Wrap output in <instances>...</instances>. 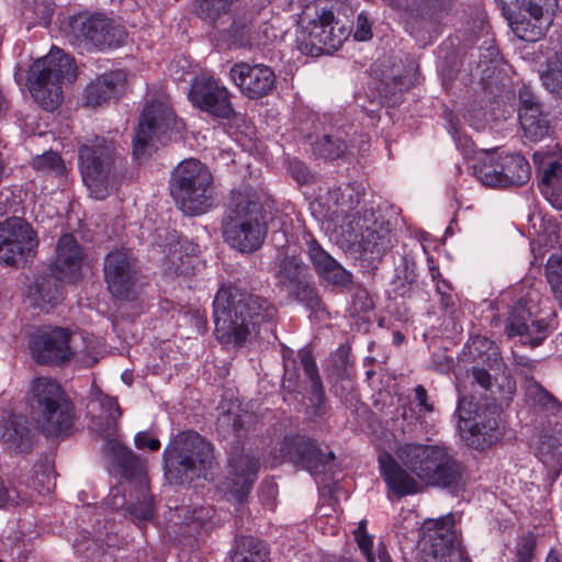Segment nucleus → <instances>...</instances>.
<instances>
[{
    "instance_id": "obj_17",
    "label": "nucleus",
    "mask_w": 562,
    "mask_h": 562,
    "mask_svg": "<svg viewBox=\"0 0 562 562\" xmlns=\"http://www.w3.org/2000/svg\"><path fill=\"white\" fill-rule=\"evenodd\" d=\"M38 237L34 228L21 217L0 223V265L24 267L37 251Z\"/></svg>"
},
{
    "instance_id": "obj_8",
    "label": "nucleus",
    "mask_w": 562,
    "mask_h": 562,
    "mask_svg": "<svg viewBox=\"0 0 562 562\" xmlns=\"http://www.w3.org/2000/svg\"><path fill=\"white\" fill-rule=\"evenodd\" d=\"M77 78L75 60L60 48L35 60L29 70L27 81L31 95L45 111H54L63 101V85Z\"/></svg>"
},
{
    "instance_id": "obj_49",
    "label": "nucleus",
    "mask_w": 562,
    "mask_h": 562,
    "mask_svg": "<svg viewBox=\"0 0 562 562\" xmlns=\"http://www.w3.org/2000/svg\"><path fill=\"white\" fill-rule=\"evenodd\" d=\"M527 395L544 408H553L558 403L555 397L536 381H531L528 385Z\"/></svg>"
},
{
    "instance_id": "obj_22",
    "label": "nucleus",
    "mask_w": 562,
    "mask_h": 562,
    "mask_svg": "<svg viewBox=\"0 0 562 562\" xmlns=\"http://www.w3.org/2000/svg\"><path fill=\"white\" fill-rule=\"evenodd\" d=\"M229 77L239 91L250 100L267 97L276 89L274 70L265 64L237 63L231 68Z\"/></svg>"
},
{
    "instance_id": "obj_50",
    "label": "nucleus",
    "mask_w": 562,
    "mask_h": 562,
    "mask_svg": "<svg viewBox=\"0 0 562 562\" xmlns=\"http://www.w3.org/2000/svg\"><path fill=\"white\" fill-rule=\"evenodd\" d=\"M527 395L544 408H553L558 403L555 397L536 381H531L528 385Z\"/></svg>"
},
{
    "instance_id": "obj_38",
    "label": "nucleus",
    "mask_w": 562,
    "mask_h": 562,
    "mask_svg": "<svg viewBox=\"0 0 562 562\" xmlns=\"http://www.w3.org/2000/svg\"><path fill=\"white\" fill-rule=\"evenodd\" d=\"M231 560L232 562H270L269 550L265 541L252 536H240L235 539Z\"/></svg>"
},
{
    "instance_id": "obj_62",
    "label": "nucleus",
    "mask_w": 562,
    "mask_h": 562,
    "mask_svg": "<svg viewBox=\"0 0 562 562\" xmlns=\"http://www.w3.org/2000/svg\"><path fill=\"white\" fill-rule=\"evenodd\" d=\"M440 304L446 311H451L454 307V297L451 292L439 294Z\"/></svg>"
},
{
    "instance_id": "obj_5",
    "label": "nucleus",
    "mask_w": 562,
    "mask_h": 562,
    "mask_svg": "<svg viewBox=\"0 0 562 562\" xmlns=\"http://www.w3.org/2000/svg\"><path fill=\"white\" fill-rule=\"evenodd\" d=\"M78 167L95 200H104L116 191L126 173L125 158L115 142L104 136H94L79 146Z\"/></svg>"
},
{
    "instance_id": "obj_63",
    "label": "nucleus",
    "mask_w": 562,
    "mask_h": 562,
    "mask_svg": "<svg viewBox=\"0 0 562 562\" xmlns=\"http://www.w3.org/2000/svg\"><path fill=\"white\" fill-rule=\"evenodd\" d=\"M427 262L432 282H436L437 280L441 279V272L439 270V267L435 263V260L431 257H428Z\"/></svg>"
},
{
    "instance_id": "obj_14",
    "label": "nucleus",
    "mask_w": 562,
    "mask_h": 562,
    "mask_svg": "<svg viewBox=\"0 0 562 562\" xmlns=\"http://www.w3.org/2000/svg\"><path fill=\"white\" fill-rule=\"evenodd\" d=\"M495 1L517 37L525 42H537L551 25L558 0Z\"/></svg>"
},
{
    "instance_id": "obj_56",
    "label": "nucleus",
    "mask_w": 562,
    "mask_h": 562,
    "mask_svg": "<svg viewBox=\"0 0 562 562\" xmlns=\"http://www.w3.org/2000/svg\"><path fill=\"white\" fill-rule=\"evenodd\" d=\"M355 539L358 543L359 549L362 554L366 557L367 562H375V557L372 551L373 540L372 537L368 533H356Z\"/></svg>"
},
{
    "instance_id": "obj_19",
    "label": "nucleus",
    "mask_w": 562,
    "mask_h": 562,
    "mask_svg": "<svg viewBox=\"0 0 562 562\" xmlns=\"http://www.w3.org/2000/svg\"><path fill=\"white\" fill-rule=\"evenodd\" d=\"M188 98L193 108L213 119L231 120L236 115L232 93L220 79L212 76H196L191 83Z\"/></svg>"
},
{
    "instance_id": "obj_31",
    "label": "nucleus",
    "mask_w": 562,
    "mask_h": 562,
    "mask_svg": "<svg viewBox=\"0 0 562 562\" xmlns=\"http://www.w3.org/2000/svg\"><path fill=\"white\" fill-rule=\"evenodd\" d=\"M535 235L530 240L531 251L535 257L542 256L549 249H554L560 245V224L552 215L532 214L529 218Z\"/></svg>"
},
{
    "instance_id": "obj_23",
    "label": "nucleus",
    "mask_w": 562,
    "mask_h": 562,
    "mask_svg": "<svg viewBox=\"0 0 562 562\" xmlns=\"http://www.w3.org/2000/svg\"><path fill=\"white\" fill-rule=\"evenodd\" d=\"M86 251L72 234H63L56 244L55 257L49 265L52 277L60 282L72 284L82 277Z\"/></svg>"
},
{
    "instance_id": "obj_24",
    "label": "nucleus",
    "mask_w": 562,
    "mask_h": 562,
    "mask_svg": "<svg viewBox=\"0 0 562 562\" xmlns=\"http://www.w3.org/2000/svg\"><path fill=\"white\" fill-rule=\"evenodd\" d=\"M229 493L237 503H244L258 479L260 459L252 452L232 451L227 459Z\"/></svg>"
},
{
    "instance_id": "obj_35",
    "label": "nucleus",
    "mask_w": 562,
    "mask_h": 562,
    "mask_svg": "<svg viewBox=\"0 0 562 562\" xmlns=\"http://www.w3.org/2000/svg\"><path fill=\"white\" fill-rule=\"evenodd\" d=\"M464 352L473 362L486 366L492 371L499 372L504 367L498 346L486 336H470L469 341L464 346Z\"/></svg>"
},
{
    "instance_id": "obj_20",
    "label": "nucleus",
    "mask_w": 562,
    "mask_h": 562,
    "mask_svg": "<svg viewBox=\"0 0 562 562\" xmlns=\"http://www.w3.org/2000/svg\"><path fill=\"white\" fill-rule=\"evenodd\" d=\"M71 331L63 327H38L29 339L30 352L38 364L60 366L71 359Z\"/></svg>"
},
{
    "instance_id": "obj_15",
    "label": "nucleus",
    "mask_w": 562,
    "mask_h": 562,
    "mask_svg": "<svg viewBox=\"0 0 562 562\" xmlns=\"http://www.w3.org/2000/svg\"><path fill=\"white\" fill-rule=\"evenodd\" d=\"M103 276L106 289L113 297L126 302L137 299L140 268L133 249L121 247L106 254Z\"/></svg>"
},
{
    "instance_id": "obj_61",
    "label": "nucleus",
    "mask_w": 562,
    "mask_h": 562,
    "mask_svg": "<svg viewBox=\"0 0 562 562\" xmlns=\"http://www.w3.org/2000/svg\"><path fill=\"white\" fill-rule=\"evenodd\" d=\"M284 379L289 382H292L294 385L297 384L299 374L295 368H293L292 370L290 369L289 360L284 361Z\"/></svg>"
},
{
    "instance_id": "obj_29",
    "label": "nucleus",
    "mask_w": 562,
    "mask_h": 562,
    "mask_svg": "<svg viewBox=\"0 0 562 562\" xmlns=\"http://www.w3.org/2000/svg\"><path fill=\"white\" fill-rule=\"evenodd\" d=\"M432 527L428 530L432 533L430 538L431 553L438 562H452V558L459 554L458 547L461 546L454 531L456 519L453 514H447L436 520L429 521Z\"/></svg>"
},
{
    "instance_id": "obj_4",
    "label": "nucleus",
    "mask_w": 562,
    "mask_h": 562,
    "mask_svg": "<svg viewBox=\"0 0 562 562\" xmlns=\"http://www.w3.org/2000/svg\"><path fill=\"white\" fill-rule=\"evenodd\" d=\"M222 233L225 243L241 254L261 248L268 233V213L257 190L250 187L232 190Z\"/></svg>"
},
{
    "instance_id": "obj_58",
    "label": "nucleus",
    "mask_w": 562,
    "mask_h": 562,
    "mask_svg": "<svg viewBox=\"0 0 562 562\" xmlns=\"http://www.w3.org/2000/svg\"><path fill=\"white\" fill-rule=\"evenodd\" d=\"M134 442L137 449L147 448L150 451H157L160 448V441L157 438H149L144 431L135 435Z\"/></svg>"
},
{
    "instance_id": "obj_39",
    "label": "nucleus",
    "mask_w": 562,
    "mask_h": 562,
    "mask_svg": "<svg viewBox=\"0 0 562 562\" xmlns=\"http://www.w3.org/2000/svg\"><path fill=\"white\" fill-rule=\"evenodd\" d=\"M499 155L506 187H520L530 180L531 167L521 154L502 151Z\"/></svg>"
},
{
    "instance_id": "obj_46",
    "label": "nucleus",
    "mask_w": 562,
    "mask_h": 562,
    "mask_svg": "<svg viewBox=\"0 0 562 562\" xmlns=\"http://www.w3.org/2000/svg\"><path fill=\"white\" fill-rule=\"evenodd\" d=\"M445 119L458 150L469 157L474 151V143L467 134L461 133L459 119L452 111H446Z\"/></svg>"
},
{
    "instance_id": "obj_36",
    "label": "nucleus",
    "mask_w": 562,
    "mask_h": 562,
    "mask_svg": "<svg viewBox=\"0 0 562 562\" xmlns=\"http://www.w3.org/2000/svg\"><path fill=\"white\" fill-rule=\"evenodd\" d=\"M473 175L485 187L506 188L501 155L496 150L486 151L477 159L473 165Z\"/></svg>"
},
{
    "instance_id": "obj_40",
    "label": "nucleus",
    "mask_w": 562,
    "mask_h": 562,
    "mask_svg": "<svg viewBox=\"0 0 562 562\" xmlns=\"http://www.w3.org/2000/svg\"><path fill=\"white\" fill-rule=\"evenodd\" d=\"M347 150V143L342 136L340 128H334L330 125L329 130L324 128L322 137L317 138L313 144V151L315 155L325 159H338L344 156Z\"/></svg>"
},
{
    "instance_id": "obj_7",
    "label": "nucleus",
    "mask_w": 562,
    "mask_h": 562,
    "mask_svg": "<svg viewBox=\"0 0 562 562\" xmlns=\"http://www.w3.org/2000/svg\"><path fill=\"white\" fill-rule=\"evenodd\" d=\"M214 461L213 445L194 430L177 434L162 454L165 476L173 484H183L194 477L207 479Z\"/></svg>"
},
{
    "instance_id": "obj_9",
    "label": "nucleus",
    "mask_w": 562,
    "mask_h": 562,
    "mask_svg": "<svg viewBox=\"0 0 562 562\" xmlns=\"http://www.w3.org/2000/svg\"><path fill=\"white\" fill-rule=\"evenodd\" d=\"M273 278L274 289L286 301L302 304L314 313L321 311L317 289L295 245L286 244L278 249Z\"/></svg>"
},
{
    "instance_id": "obj_42",
    "label": "nucleus",
    "mask_w": 562,
    "mask_h": 562,
    "mask_svg": "<svg viewBox=\"0 0 562 562\" xmlns=\"http://www.w3.org/2000/svg\"><path fill=\"white\" fill-rule=\"evenodd\" d=\"M220 30L234 47H245L250 43V21L236 16L235 11L229 19L224 21V25Z\"/></svg>"
},
{
    "instance_id": "obj_13",
    "label": "nucleus",
    "mask_w": 562,
    "mask_h": 562,
    "mask_svg": "<svg viewBox=\"0 0 562 562\" xmlns=\"http://www.w3.org/2000/svg\"><path fill=\"white\" fill-rule=\"evenodd\" d=\"M183 130L184 123L167 102L155 100L148 103L143 109L133 138L135 158L150 155L157 144L165 145L173 134H180Z\"/></svg>"
},
{
    "instance_id": "obj_54",
    "label": "nucleus",
    "mask_w": 562,
    "mask_h": 562,
    "mask_svg": "<svg viewBox=\"0 0 562 562\" xmlns=\"http://www.w3.org/2000/svg\"><path fill=\"white\" fill-rule=\"evenodd\" d=\"M286 170L300 184H306L311 181L312 177L308 167L295 158L288 161Z\"/></svg>"
},
{
    "instance_id": "obj_32",
    "label": "nucleus",
    "mask_w": 562,
    "mask_h": 562,
    "mask_svg": "<svg viewBox=\"0 0 562 562\" xmlns=\"http://www.w3.org/2000/svg\"><path fill=\"white\" fill-rule=\"evenodd\" d=\"M409 82L406 77L394 76L390 79H383L378 87L379 100L370 101V105L359 104L362 112L371 120L372 124L379 117V111L382 106L393 108L403 102V95L408 90Z\"/></svg>"
},
{
    "instance_id": "obj_30",
    "label": "nucleus",
    "mask_w": 562,
    "mask_h": 562,
    "mask_svg": "<svg viewBox=\"0 0 562 562\" xmlns=\"http://www.w3.org/2000/svg\"><path fill=\"white\" fill-rule=\"evenodd\" d=\"M125 83L122 70H111L98 76L85 90V105L100 106L112 99H116Z\"/></svg>"
},
{
    "instance_id": "obj_37",
    "label": "nucleus",
    "mask_w": 562,
    "mask_h": 562,
    "mask_svg": "<svg viewBox=\"0 0 562 562\" xmlns=\"http://www.w3.org/2000/svg\"><path fill=\"white\" fill-rule=\"evenodd\" d=\"M238 2L239 0H194L195 14L214 29H221Z\"/></svg>"
},
{
    "instance_id": "obj_57",
    "label": "nucleus",
    "mask_w": 562,
    "mask_h": 562,
    "mask_svg": "<svg viewBox=\"0 0 562 562\" xmlns=\"http://www.w3.org/2000/svg\"><path fill=\"white\" fill-rule=\"evenodd\" d=\"M486 366L475 364L472 367L473 380L484 390H488L492 385V376Z\"/></svg>"
},
{
    "instance_id": "obj_52",
    "label": "nucleus",
    "mask_w": 562,
    "mask_h": 562,
    "mask_svg": "<svg viewBox=\"0 0 562 562\" xmlns=\"http://www.w3.org/2000/svg\"><path fill=\"white\" fill-rule=\"evenodd\" d=\"M372 20L368 13L361 11L353 22L352 34L353 38L358 42H366L372 38Z\"/></svg>"
},
{
    "instance_id": "obj_59",
    "label": "nucleus",
    "mask_w": 562,
    "mask_h": 562,
    "mask_svg": "<svg viewBox=\"0 0 562 562\" xmlns=\"http://www.w3.org/2000/svg\"><path fill=\"white\" fill-rule=\"evenodd\" d=\"M414 392H415V398H416L417 405L419 406L420 411L432 412L434 405L428 403V401H427L426 389L423 385L418 384L415 386Z\"/></svg>"
},
{
    "instance_id": "obj_53",
    "label": "nucleus",
    "mask_w": 562,
    "mask_h": 562,
    "mask_svg": "<svg viewBox=\"0 0 562 562\" xmlns=\"http://www.w3.org/2000/svg\"><path fill=\"white\" fill-rule=\"evenodd\" d=\"M127 512L134 520L140 522L148 521L154 516V505L150 499H144L142 502L131 504L127 507Z\"/></svg>"
},
{
    "instance_id": "obj_21",
    "label": "nucleus",
    "mask_w": 562,
    "mask_h": 562,
    "mask_svg": "<svg viewBox=\"0 0 562 562\" xmlns=\"http://www.w3.org/2000/svg\"><path fill=\"white\" fill-rule=\"evenodd\" d=\"M517 100L518 120L524 137L532 143L549 137L553 127L536 91L529 85L522 83L517 90Z\"/></svg>"
},
{
    "instance_id": "obj_48",
    "label": "nucleus",
    "mask_w": 562,
    "mask_h": 562,
    "mask_svg": "<svg viewBox=\"0 0 562 562\" xmlns=\"http://www.w3.org/2000/svg\"><path fill=\"white\" fill-rule=\"evenodd\" d=\"M404 274L401 276L398 269H396V274L392 280V292L395 296L404 297L406 296L412 289V285L416 282V274L414 270H409L408 262L404 261Z\"/></svg>"
},
{
    "instance_id": "obj_60",
    "label": "nucleus",
    "mask_w": 562,
    "mask_h": 562,
    "mask_svg": "<svg viewBox=\"0 0 562 562\" xmlns=\"http://www.w3.org/2000/svg\"><path fill=\"white\" fill-rule=\"evenodd\" d=\"M212 518V509L200 507L192 510V519L196 520L201 526Z\"/></svg>"
},
{
    "instance_id": "obj_25",
    "label": "nucleus",
    "mask_w": 562,
    "mask_h": 562,
    "mask_svg": "<svg viewBox=\"0 0 562 562\" xmlns=\"http://www.w3.org/2000/svg\"><path fill=\"white\" fill-rule=\"evenodd\" d=\"M303 240L306 255L317 276L329 284L347 288L352 283V274L326 251L312 233L305 232Z\"/></svg>"
},
{
    "instance_id": "obj_55",
    "label": "nucleus",
    "mask_w": 562,
    "mask_h": 562,
    "mask_svg": "<svg viewBox=\"0 0 562 562\" xmlns=\"http://www.w3.org/2000/svg\"><path fill=\"white\" fill-rule=\"evenodd\" d=\"M100 406L105 412L106 417L113 422L122 415L120 405L115 397L102 395L100 397Z\"/></svg>"
},
{
    "instance_id": "obj_64",
    "label": "nucleus",
    "mask_w": 562,
    "mask_h": 562,
    "mask_svg": "<svg viewBox=\"0 0 562 562\" xmlns=\"http://www.w3.org/2000/svg\"><path fill=\"white\" fill-rule=\"evenodd\" d=\"M481 57H488L490 61H496L499 57V49L494 45H490L488 47L485 48V53H481Z\"/></svg>"
},
{
    "instance_id": "obj_44",
    "label": "nucleus",
    "mask_w": 562,
    "mask_h": 562,
    "mask_svg": "<svg viewBox=\"0 0 562 562\" xmlns=\"http://www.w3.org/2000/svg\"><path fill=\"white\" fill-rule=\"evenodd\" d=\"M30 165L35 171L46 176L61 177L66 172L64 159L54 150H46L34 156Z\"/></svg>"
},
{
    "instance_id": "obj_43",
    "label": "nucleus",
    "mask_w": 562,
    "mask_h": 562,
    "mask_svg": "<svg viewBox=\"0 0 562 562\" xmlns=\"http://www.w3.org/2000/svg\"><path fill=\"white\" fill-rule=\"evenodd\" d=\"M56 279L50 277H42L37 279L31 288L36 304L54 306L63 300L61 288L57 284Z\"/></svg>"
},
{
    "instance_id": "obj_11",
    "label": "nucleus",
    "mask_w": 562,
    "mask_h": 562,
    "mask_svg": "<svg viewBox=\"0 0 562 562\" xmlns=\"http://www.w3.org/2000/svg\"><path fill=\"white\" fill-rule=\"evenodd\" d=\"M272 454L271 468L291 462L306 470L317 483L327 485L333 481L335 453L305 435L284 436Z\"/></svg>"
},
{
    "instance_id": "obj_45",
    "label": "nucleus",
    "mask_w": 562,
    "mask_h": 562,
    "mask_svg": "<svg viewBox=\"0 0 562 562\" xmlns=\"http://www.w3.org/2000/svg\"><path fill=\"white\" fill-rule=\"evenodd\" d=\"M116 465L121 469L125 479H134L144 470L142 459L127 447H119L115 450Z\"/></svg>"
},
{
    "instance_id": "obj_16",
    "label": "nucleus",
    "mask_w": 562,
    "mask_h": 562,
    "mask_svg": "<svg viewBox=\"0 0 562 562\" xmlns=\"http://www.w3.org/2000/svg\"><path fill=\"white\" fill-rule=\"evenodd\" d=\"M351 31L336 20L330 10H323L311 20L297 35V47L302 54L313 57L331 54L348 38Z\"/></svg>"
},
{
    "instance_id": "obj_3",
    "label": "nucleus",
    "mask_w": 562,
    "mask_h": 562,
    "mask_svg": "<svg viewBox=\"0 0 562 562\" xmlns=\"http://www.w3.org/2000/svg\"><path fill=\"white\" fill-rule=\"evenodd\" d=\"M397 459L425 485L457 495L465 487L467 468L446 445L405 443Z\"/></svg>"
},
{
    "instance_id": "obj_1",
    "label": "nucleus",
    "mask_w": 562,
    "mask_h": 562,
    "mask_svg": "<svg viewBox=\"0 0 562 562\" xmlns=\"http://www.w3.org/2000/svg\"><path fill=\"white\" fill-rule=\"evenodd\" d=\"M279 310L269 296L240 284L223 283L213 301L214 334L223 346L239 348L277 324Z\"/></svg>"
},
{
    "instance_id": "obj_6",
    "label": "nucleus",
    "mask_w": 562,
    "mask_h": 562,
    "mask_svg": "<svg viewBox=\"0 0 562 562\" xmlns=\"http://www.w3.org/2000/svg\"><path fill=\"white\" fill-rule=\"evenodd\" d=\"M37 429L47 438L69 436L75 424V406L61 385L47 376L31 382L27 398Z\"/></svg>"
},
{
    "instance_id": "obj_27",
    "label": "nucleus",
    "mask_w": 562,
    "mask_h": 562,
    "mask_svg": "<svg viewBox=\"0 0 562 562\" xmlns=\"http://www.w3.org/2000/svg\"><path fill=\"white\" fill-rule=\"evenodd\" d=\"M532 158L541 194L554 209L562 210V162L542 151H536Z\"/></svg>"
},
{
    "instance_id": "obj_26",
    "label": "nucleus",
    "mask_w": 562,
    "mask_h": 562,
    "mask_svg": "<svg viewBox=\"0 0 562 562\" xmlns=\"http://www.w3.org/2000/svg\"><path fill=\"white\" fill-rule=\"evenodd\" d=\"M459 428L465 443L479 451L491 448L504 436V428L494 414H477L473 419L460 415Z\"/></svg>"
},
{
    "instance_id": "obj_34",
    "label": "nucleus",
    "mask_w": 562,
    "mask_h": 562,
    "mask_svg": "<svg viewBox=\"0 0 562 562\" xmlns=\"http://www.w3.org/2000/svg\"><path fill=\"white\" fill-rule=\"evenodd\" d=\"M1 439L15 453H26L33 448V431L23 415H10L3 423Z\"/></svg>"
},
{
    "instance_id": "obj_10",
    "label": "nucleus",
    "mask_w": 562,
    "mask_h": 562,
    "mask_svg": "<svg viewBox=\"0 0 562 562\" xmlns=\"http://www.w3.org/2000/svg\"><path fill=\"white\" fill-rule=\"evenodd\" d=\"M213 176L198 159H186L172 171L169 187L176 205L187 215L195 216L213 204Z\"/></svg>"
},
{
    "instance_id": "obj_28",
    "label": "nucleus",
    "mask_w": 562,
    "mask_h": 562,
    "mask_svg": "<svg viewBox=\"0 0 562 562\" xmlns=\"http://www.w3.org/2000/svg\"><path fill=\"white\" fill-rule=\"evenodd\" d=\"M378 463L380 475L387 490L396 497L402 498L419 492L420 486L414 477L415 474L405 469L403 463L400 464L391 453L386 451L379 453Z\"/></svg>"
},
{
    "instance_id": "obj_2",
    "label": "nucleus",
    "mask_w": 562,
    "mask_h": 562,
    "mask_svg": "<svg viewBox=\"0 0 562 562\" xmlns=\"http://www.w3.org/2000/svg\"><path fill=\"white\" fill-rule=\"evenodd\" d=\"M363 195L360 184L346 183L329 189L324 200L328 205V217L347 218L341 226L346 240L358 245L360 257L369 261L368 267L376 268L396 239L389 223L376 220L373 209L357 211Z\"/></svg>"
},
{
    "instance_id": "obj_33",
    "label": "nucleus",
    "mask_w": 562,
    "mask_h": 562,
    "mask_svg": "<svg viewBox=\"0 0 562 562\" xmlns=\"http://www.w3.org/2000/svg\"><path fill=\"white\" fill-rule=\"evenodd\" d=\"M297 357L304 374L311 383V414L314 417H322L326 413V396L316 360L308 347L300 349Z\"/></svg>"
},
{
    "instance_id": "obj_51",
    "label": "nucleus",
    "mask_w": 562,
    "mask_h": 562,
    "mask_svg": "<svg viewBox=\"0 0 562 562\" xmlns=\"http://www.w3.org/2000/svg\"><path fill=\"white\" fill-rule=\"evenodd\" d=\"M536 536L528 532L516 544V562H532L536 549Z\"/></svg>"
},
{
    "instance_id": "obj_12",
    "label": "nucleus",
    "mask_w": 562,
    "mask_h": 562,
    "mask_svg": "<svg viewBox=\"0 0 562 562\" xmlns=\"http://www.w3.org/2000/svg\"><path fill=\"white\" fill-rule=\"evenodd\" d=\"M66 36L80 52H104L122 46L126 31L104 13L82 11L68 18Z\"/></svg>"
},
{
    "instance_id": "obj_47",
    "label": "nucleus",
    "mask_w": 562,
    "mask_h": 562,
    "mask_svg": "<svg viewBox=\"0 0 562 562\" xmlns=\"http://www.w3.org/2000/svg\"><path fill=\"white\" fill-rule=\"evenodd\" d=\"M539 459L557 471V476L562 471V443L555 439L543 441L538 451Z\"/></svg>"
},
{
    "instance_id": "obj_18",
    "label": "nucleus",
    "mask_w": 562,
    "mask_h": 562,
    "mask_svg": "<svg viewBox=\"0 0 562 562\" xmlns=\"http://www.w3.org/2000/svg\"><path fill=\"white\" fill-rule=\"evenodd\" d=\"M555 312L536 315L525 297L519 299L508 312L505 334L508 337L519 336L524 345L540 346L552 333L557 325Z\"/></svg>"
},
{
    "instance_id": "obj_41",
    "label": "nucleus",
    "mask_w": 562,
    "mask_h": 562,
    "mask_svg": "<svg viewBox=\"0 0 562 562\" xmlns=\"http://www.w3.org/2000/svg\"><path fill=\"white\" fill-rule=\"evenodd\" d=\"M558 46L553 47L554 57L548 60L541 81L547 91L562 100V35L558 36Z\"/></svg>"
}]
</instances>
